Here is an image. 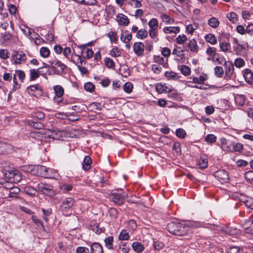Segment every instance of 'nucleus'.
<instances>
[{
	"mask_svg": "<svg viewBox=\"0 0 253 253\" xmlns=\"http://www.w3.org/2000/svg\"><path fill=\"white\" fill-rule=\"evenodd\" d=\"M186 225L178 222H171L168 224L167 229L172 234L177 236H181L184 234L187 230Z\"/></svg>",
	"mask_w": 253,
	"mask_h": 253,
	"instance_id": "1",
	"label": "nucleus"
},
{
	"mask_svg": "<svg viewBox=\"0 0 253 253\" xmlns=\"http://www.w3.org/2000/svg\"><path fill=\"white\" fill-rule=\"evenodd\" d=\"M126 197L127 194L122 189L114 190L110 195V200L118 205L123 204Z\"/></svg>",
	"mask_w": 253,
	"mask_h": 253,
	"instance_id": "2",
	"label": "nucleus"
},
{
	"mask_svg": "<svg viewBox=\"0 0 253 253\" xmlns=\"http://www.w3.org/2000/svg\"><path fill=\"white\" fill-rule=\"evenodd\" d=\"M233 40V49L237 55H243L246 53L248 50V45L247 43L240 44L237 39L234 38Z\"/></svg>",
	"mask_w": 253,
	"mask_h": 253,
	"instance_id": "3",
	"label": "nucleus"
},
{
	"mask_svg": "<svg viewBox=\"0 0 253 253\" xmlns=\"http://www.w3.org/2000/svg\"><path fill=\"white\" fill-rule=\"evenodd\" d=\"M51 68L54 71V74L61 75L64 70L67 68V66L61 61L55 60L50 62Z\"/></svg>",
	"mask_w": 253,
	"mask_h": 253,
	"instance_id": "4",
	"label": "nucleus"
},
{
	"mask_svg": "<svg viewBox=\"0 0 253 253\" xmlns=\"http://www.w3.org/2000/svg\"><path fill=\"white\" fill-rule=\"evenodd\" d=\"M38 189L42 193L53 196L55 195L53 191V186L45 183L41 182L38 184Z\"/></svg>",
	"mask_w": 253,
	"mask_h": 253,
	"instance_id": "5",
	"label": "nucleus"
},
{
	"mask_svg": "<svg viewBox=\"0 0 253 253\" xmlns=\"http://www.w3.org/2000/svg\"><path fill=\"white\" fill-rule=\"evenodd\" d=\"M75 203V200L73 198L68 197L63 200L61 205V210L63 212H68L73 206Z\"/></svg>",
	"mask_w": 253,
	"mask_h": 253,
	"instance_id": "6",
	"label": "nucleus"
},
{
	"mask_svg": "<svg viewBox=\"0 0 253 253\" xmlns=\"http://www.w3.org/2000/svg\"><path fill=\"white\" fill-rule=\"evenodd\" d=\"M133 49L137 56H142L144 54L145 45L141 42H135L133 44Z\"/></svg>",
	"mask_w": 253,
	"mask_h": 253,
	"instance_id": "7",
	"label": "nucleus"
},
{
	"mask_svg": "<svg viewBox=\"0 0 253 253\" xmlns=\"http://www.w3.org/2000/svg\"><path fill=\"white\" fill-rule=\"evenodd\" d=\"M77 47L81 49V54L84 58L89 59L93 56V51L91 49L86 48V45H79Z\"/></svg>",
	"mask_w": 253,
	"mask_h": 253,
	"instance_id": "8",
	"label": "nucleus"
},
{
	"mask_svg": "<svg viewBox=\"0 0 253 253\" xmlns=\"http://www.w3.org/2000/svg\"><path fill=\"white\" fill-rule=\"evenodd\" d=\"M13 58L16 64H21L26 59L25 54L22 51H18L13 55Z\"/></svg>",
	"mask_w": 253,
	"mask_h": 253,
	"instance_id": "9",
	"label": "nucleus"
},
{
	"mask_svg": "<svg viewBox=\"0 0 253 253\" xmlns=\"http://www.w3.org/2000/svg\"><path fill=\"white\" fill-rule=\"evenodd\" d=\"M7 184H5L3 186V188L6 189H8V197L14 198H18V195L20 192V189L16 186L13 187H7Z\"/></svg>",
	"mask_w": 253,
	"mask_h": 253,
	"instance_id": "10",
	"label": "nucleus"
},
{
	"mask_svg": "<svg viewBox=\"0 0 253 253\" xmlns=\"http://www.w3.org/2000/svg\"><path fill=\"white\" fill-rule=\"evenodd\" d=\"M5 176L9 179L14 178L18 181L21 179V176L17 170H7L5 173Z\"/></svg>",
	"mask_w": 253,
	"mask_h": 253,
	"instance_id": "11",
	"label": "nucleus"
},
{
	"mask_svg": "<svg viewBox=\"0 0 253 253\" xmlns=\"http://www.w3.org/2000/svg\"><path fill=\"white\" fill-rule=\"evenodd\" d=\"M225 76L224 78L226 80L232 78L233 73V67L230 63L228 64L226 62L224 64Z\"/></svg>",
	"mask_w": 253,
	"mask_h": 253,
	"instance_id": "12",
	"label": "nucleus"
},
{
	"mask_svg": "<svg viewBox=\"0 0 253 253\" xmlns=\"http://www.w3.org/2000/svg\"><path fill=\"white\" fill-rule=\"evenodd\" d=\"M117 21L119 25L127 26L129 23V20L125 15L123 13H119L117 16Z\"/></svg>",
	"mask_w": 253,
	"mask_h": 253,
	"instance_id": "13",
	"label": "nucleus"
},
{
	"mask_svg": "<svg viewBox=\"0 0 253 253\" xmlns=\"http://www.w3.org/2000/svg\"><path fill=\"white\" fill-rule=\"evenodd\" d=\"M243 76L247 83L249 84L253 83V73L250 69H246L243 71Z\"/></svg>",
	"mask_w": 253,
	"mask_h": 253,
	"instance_id": "14",
	"label": "nucleus"
},
{
	"mask_svg": "<svg viewBox=\"0 0 253 253\" xmlns=\"http://www.w3.org/2000/svg\"><path fill=\"white\" fill-rule=\"evenodd\" d=\"M90 253H103L101 244L97 242L92 243L90 245Z\"/></svg>",
	"mask_w": 253,
	"mask_h": 253,
	"instance_id": "15",
	"label": "nucleus"
},
{
	"mask_svg": "<svg viewBox=\"0 0 253 253\" xmlns=\"http://www.w3.org/2000/svg\"><path fill=\"white\" fill-rule=\"evenodd\" d=\"M75 56L78 57L77 61L76 63H77V64H76L78 66V68L79 70L83 74H86L88 73V70L87 68L85 67L82 66V64L83 63V60L81 57V55L74 54Z\"/></svg>",
	"mask_w": 253,
	"mask_h": 253,
	"instance_id": "16",
	"label": "nucleus"
},
{
	"mask_svg": "<svg viewBox=\"0 0 253 253\" xmlns=\"http://www.w3.org/2000/svg\"><path fill=\"white\" fill-rule=\"evenodd\" d=\"M44 177L58 179L60 177V175L55 169L48 168Z\"/></svg>",
	"mask_w": 253,
	"mask_h": 253,
	"instance_id": "17",
	"label": "nucleus"
},
{
	"mask_svg": "<svg viewBox=\"0 0 253 253\" xmlns=\"http://www.w3.org/2000/svg\"><path fill=\"white\" fill-rule=\"evenodd\" d=\"M47 169L48 168L42 165H36L35 170H37V172L33 173V174L45 177Z\"/></svg>",
	"mask_w": 253,
	"mask_h": 253,
	"instance_id": "18",
	"label": "nucleus"
},
{
	"mask_svg": "<svg viewBox=\"0 0 253 253\" xmlns=\"http://www.w3.org/2000/svg\"><path fill=\"white\" fill-rule=\"evenodd\" d=\"M223 233L229 236H234L238 233V230L234 227H229L227 226H222V234Z\"/></svg>",
	"mask_w": 253,
	"mask_h": 253,
	"instance_id": "19",
	"label": "nucleus"
},
{
	"mask_svg": "<svg viewBox=\"0 0 253 253\" xmlns=\"http://www.w3.org/2000/svg\"><path fill=\"white\" fill-rule=\"evenodd\" d=\"M232 97L234 98L237 105L242 106L245 103V97L243 95L236 94L235 96H234L233 94H232Z\"/></svg>",
	"mask_w": 253,
	"mask_h": 253,
	"instance_id": "20",
	"label": "nucleus"
},
{
	"mask_svg": "<svg viewBox=\"0 0 253 253\" xmlns=\"http://www.w3.org/2000/svg\"><path fill=\"white\" fill-rule=\"evenodd\" d=\"M92 160L89 156L84 157L82 163V168L84 170L86 171L90 169Z\"/></svg>",
	"mask_w": 253,
	"mask_h": 253,
	"instance_id": "21",
	"label": "nucleus"
},
{
	"mask_svg": "<svg viewBox=\"0 0 253 253\" xmlns=\"http://www.w3.org/2000/svg\"><path fill=\"white\" fill-rule=\"evenodd\" d=\"M180 28L178 26L175 27H165L163 29V31L166 34H177L180 32Z\"/></svg>",
	"mask_w": 253,
	"mask_h": 253,
	"instance_id": "22",
	"label": "nucleus"
},
{
	"mask_svg": "<svg viewBox=\"0 0 253 253\" xmlns=\"http://www.w3.org/2000/svg\"><path fill=\"white\" fill-rule=\"evenodd\" d=\"M63 55L69 60H70L71 61H72L73 63H74L75 64H77V63H76V61L72 59V56L73 55V54L71 55L72 51L71 49L69 47H66L64 49H63Z\"/></svg>",
	"mask_w": 253,
	"mask_h": 253,
	"instance_id": "23",
	"label": "nucleus"
},
{
	"mask_svg": "<svg viewBox=\"0 0 253 253\" xmlns=\"http://www.w3.org/2000/svg\"><path fill=\"white\" fill-rule=\"evenodd\" d=\"M188 47L192 52H197L199 50V46H198L197 42L195 39H192L189 41Z\"/></svg>",
	"mask_w": 253,
	"mask_h": 253,
	"instance_id": "24",
	"label": "nucleus"
},
{
	"mask_svg": "<svg viewBox=\"0 0 253 253\" xmlns=\"http://www.w3.org/2000/svg\"><path fill=\"white\" fill-rule=\"evenodd\" d=\"M154 60L156 63L163 65L164 67L168 66V59L165 61L164 57L160 55H154Z\"/></svg>",
	"mask_w": 253,
	"mask_h": 253,
	"instance_id": "25",
	"label": "nucleus"
},
{
	"mask_svg": "<svg viewBox=\"0 0 253 253\" xmlns=\"http://www.w3.org/2000/svg\"><path fill=\"white\" fill-rule=\"evenodd\" d=\"M133 250L137 253H140L144 251V247L141 243L138 242H134L132 244Z\"/></svg>",
	"mask_w": 253,
	"mask_h": 253,
	"instance_id": "26",
	"label": "nucleus"
},
{
	"mask_svg": "<svg viewBox=\"0 0 253 253\" xmlns=\"http://www.w3.org/2000/svg\"><path fill=\"white\" fill-rule=\"evenodd\" d=\"M132 39V35L127 30L122 33L121 36V40L124 43H128Z\"/></svg>",
	"mask_w": 253,
	"mask_h": 253,
	"instance_id": "27",
	"label": "nucleus"
},
{
	"mask_svg": "<svg viewBox=\"0 0 253 253\" xmlns=\"http://www.w3.org/2000/svg\"><path fill=\"white\" fill-rule=\"evenodd\" d=\"M28 124L36 129H40L43 127V125L42 123L37 122L36 120H29L28 121Z\"/></svg>",
	"mask_w": 253,
	"mask_h": 253,
	"instance_id": "28",
	"label": "nucleus"
},
{
	"mask_svg": "<svg viewBox=\"0 0 253 253\" xmlns=\"http://www.w3.org/2000/svg\"><path fill=\"white\" fill-rule=\"evenodd\" d=\"M114 238L113 236H109L104 239L105 246L109 250L113 249Z\"/></svg>",
	"mask_w": 253,
	"mask_h": 253,
	"instance_id": "29",
	"label": "nucleus"
},
{
	"mask_svg": "<svg viewBox=\"0 0 253 253\" xmlns=\"http://www.w3.org/2000/svg\"><path fill=\"white\" fill-rule=\"evenodd\" d=\"M43 64L47 66H44L43 67H40L38 69L39 75H41L42 76L44 77L45 75H46L47 73H48L49 75H50L51 74L50 73L49 70L47 69V68L48 67V65L45 63H43Z\"/></svg>",
	"mask_w": 253,
	"mask_h": 253,
	"instance_id": "30",
	"label": "nucleus"
},
{
	"mask_svg": "<svg viewBox=\"0 0 253 253\" xmlns=\"http://www.w3.org/2000/svg\"><path fill=\"white\" fill-rule=\"evenodd\" d=\"M121 50L119 49L118 47L114 46L110 50L109 54L113 57H118L121 55Z\"/></svg>",
	"mask_w": 253,
	"mask_h": 253,
	"instance_id": "31",
	"label": "nucleus"
},
{
	"mask_svg": "<svg viewBox=\"0 0 253 253\" xmlns=\"http://www.w3.org/2000/svg\"><path fill=\"white\" fill-rule=\"evenodd\" d=\"M54 90L56 96L58 98H61L64 93V88L60 85H57L54 86Z\"/></svg>",
	"mask_w": 253,
	"mask_h": 253,
	"instance_id": "32",
	"label": "nucleus"
},
{
	"mask_svg": "<svg viewBox=\"0 0 253 253\" xmlns=\"http://www.w3.org/2000/svg\"><path fill=\"white\" fill-rule=\"evenodd\" d=\"M36 165H25L21 167V170L26 172H31L33 174L35 170Z\"/></svg>",
	"mask_w": 253,
	"mask_h": 253,
	"instance_id": "33",
	"label": "nucleus"
},
{
	"mask_svg": "<svg viewBox=\"0 0 253 253\" xmlns=\"http://www.w3.org/2000/svg\"><path fill=\"white\" fill-rule=\"evenodd\" d=\"M148 36V32L144 29H141L138 30L136 33V37L138 39H143Z\"/></svg>",
	"mask_w": 253,
	"mask_h": 253,
	"instance_id": "34",
	"label": "nucleus"
},
{
	"mask_svg": "<svg viewBox=\"0 0 253 253\" xmlns=\"http://www.w3.org/2000/svg\"><path fill=\"white\" fill-rule=\"evenodd\" d=\"M24 192L31 196H34L36 195L37 190L32 187L27 186L25 187Z\"/></svg>",
	"mask_w": 253,
	"mask_h": 253,
	"instance_id": "35",
	"label": "nucleus"
},
{
	"mask_svg": "<svg viewBox=\"0 0 253 253\" xmlns=\"http://www.w3.org/2000/svg\"><path fill=\"white\" fill-rule=\"evenodd\" d=\"M208 24L211 27L215 28L219 25V21L216 18L212 17L209 20Z\"/></svg>",
	"mask_w": 253,
	"mask_h": 253,
	"instance_id": "36",
	"label": "nucleus"
},
{
	"mask_svg": "<svg viewBox=\"0 0 253 253\" xmlns=\"http://www.w3.org/2000/svg\"><path fill=\"white\" fill-rule=\"evenodd\" d=\"M159 22L156 18H152L148 23L150 29L157 30L158 27Z\"/></svg>",
	"mask_w": 253,
	"mask_h": 253,
	"instance_id": "37",
	"label": "nucleus"
},
{
	"mask_svg": "<svg viewBox=\"0 0 253 253\" xmlns=\"http://www.w3.org/2000/svg\"><path fill=\"white\" fill-rule=\"evenodd\" d=\"M40 55L43 58H47L50 55V50L46 47H42L40 50Z\"/></svg>",
	"mask_w": 253,
	"mask_h": 253,
	"instance_id": "38",
	"label": "nucleus"
},
{
	"mask_svg": "<svg viewBox=\"0 0 253 253\" xmlns=\"http://www.w3.org/2000/svg\"><path fill=\"white\" fill-rule=\"evenodd\" d=\"M104 63L106 67L108 68L112 69L115 67L114 61L109 57H106L104 59Z\"/></svg>",
	"mask_w": 253,
	"mask_h": 253,
	"instance_id": "39",
	"label": "nucleus"
},
{
	"mask_svg": "<svg viewBox=\"0 0 253 253\" xmlns=\"http://www.w3.org/2000/svg\"><path fill=\"white\" fill-rule=\"evenodd\" d=\"M227 18L233 23H236L238 20L237 15L236 13L231 12L226 15Z\"/></svg>",
	"mask_w": 253,
	"mask_h": 253,
	"instance_id": "40",
	"label": "nucleus"
},
{
	"mask_svg": "<svg viewBox=\"0 0 253 253\" xmlns=\"http://www.w3.org/2000/svg\"><path fill=\"white\" fill-rule=\"evenodd\" d=\"M39 77L38 69H31L30 70V79L31 81H34Z\"/></svg>",
	"mask_w": 253,
	"mask_h": 253,
	"instance_id": "41",
	"label": "nucleus"
},
{
	"mask_svg": "<svg viewBox=\"0 0 253 253\" xmlns=\"http://www.w3.org/2000/svg\"><path fill=\"white\" fill-rule=\"evenodd\" d=\"M84 89L89 92H93L94 91L95 85L91 82H87L84 84Z\"/></svg>",
	"mask_w": 253,
	"mask_h": 253,
	"instance_id": "42",
	"label": "nucleus"
},
{
	"mask_svg": "<svg viewBox=\"0 0 253 253\" xmlns=\"http://www.w3.org/2000/svg\"><path fill=\"white\" fill-rule=\"evenodd\" d=\"M149 36L153 39L155 42H157L159 40L158 38V32L157 30L149 29L148 33Z\"/></svg>",
	"mask_w": 253,
	"mask_h": 253,
	"instance_id": "43",
	"label": "nucleus"
},
{
	"mask_svg": "<svg viewBox=\"0 0 253 253\" xmlns=\"http://www.w3.org/2000/svg\"><path fill=\"white\" fill-rule=\"evenodd\" d=\"M42 211L43 212V219L45 221V222H47L48 221V216L51 214L52 210L51 209H48L47 210L42 209Z\"/></svg>",
	"mask_w": 253,
	"mask_h": 253,
	"instance_id": "44",
	"label": "nucleus"
},
{
	"mask_svg": "<svg viewBox=\"0 0 253 253\" xmlns=\"http://www.w3.org/2000/svg\"><path fill=\"white\" fill-rule=\"evenodd\" d=\"M107 36L112 42L116 43L118 41V37L116 32L111 31L108 33Z\"/></svg>",
	"mask_w": 253,
	"mask_h": 253,
	"instance_id": "45",
	"label": "nucleus"
},
{
	"mask_svg": "<svg viewBox=\"0 0 253 253\" xmlns=\"http://www.w3.org/2000/svg\"><path fill=\"white\" fill-rule=\"evenodd\" d=\"M155 88L158 93H162L167 92L168 87L162 84H157L156 85Z\"/></svg>",
	"mask_w": 253,
	"mask_h": 253,
	"instance_id": "46",
	"label": "nucleus"
},
{
	"mask_svg": "<svg viewBox=\"0 0 253 253\" xmlns=\"http://www.w3.org/2000/svg\"><path fill=\"white\" fill-rule=\"evenodd\" d=\"M119 249L122 251L124 253H128L129 251L130 248L129 246L126 243L121 242L119 244Z\"/></svg>",
	"mask_w": 253,
	"mask_h": 253,
	"instance_id": "47",
	"label": "nucleus"
},
{
	"mask_svg": "<svg viewBox=\"0 0 253 253\" xmlns=\"http://www.w3.org/2000/svg\"><path fill=\"white\" fill-rule=\"evenodd\" d=\"M165 76L167 78H169V79H172V80H178L179 79L178 76L177 75V74L175 72L171 71V72H168L167 71L165 72Z\"/></svg>",
	"mask_w": 253,
	"mask_h": 253,
	"instance_id": "48",
	"label": "nucleus"
},
{
	"mask_svg": "<svg viewBox=\"0 0 253 253\" xmlns=\"http://www.w3.org/2000/svg\"><path fill=\"white\" fill-rule=\"evenodd\" d=\"M129 236L128 232L126 230H123L119 236V239L120 240H127L129 239Z\"/></svg>",
	"mask_w": 253,
	"mask_h": 253,
	"instance_id": "49",
	"label": "nucleus"
},
{
	"mask_svg": "<svg viewBox=\"0 0 253 253\" xmlns=\"http://www.w3.org/2000/svg\"><path fill=\"white\" fill-rule=\"evenodd\" d=\"M161 17L163 21L166 24H172L174 22V20L172 18H170L169 15L166 14H162L161 15Z\"/></svg>",
	"mask_w": 253,
	"mask_h": 253,
	"instance_id": "50",
	"label": "nucleus"
},
{
	"mask_svg": "<svg viewBox=\"0 0 253 253\" xmlns=\"http://www.w3.org/2000/svg\"><path fill=\"white\" fill-rule=\"evenodd\" d=\"M240 248L239 247L235 246H231L226 249L227 253H239Z\"/></svg>",
	"mask_w": 253,
	"mask_h": 253,
	"instance_id": "51",
	"label": "nucleus"
},
{
	"mask_svg": "<svg viewBox=\"0 0 253 253\" xmlns=\"http://www.w3.org/2000/svg\"><path fill=\"white\" fill-rule=\"evenodd\" d=\"M206 80V78L203 76H201L199 78L193 77L192 83L198 84H203Z\"/></svg>",
	"mask_w": 253,
	"mask_h": 253,
	"instance_id": "52",
	"label": "nucleus"
},
{
	"mask_svg": "<svg viewBox=\"0 0 253 253\" xmlns=\"http://www.w3.org/2000/svg\"><path fill=\"white\" fill-rule=\"evenodd\" d=\"M206 41L210 43L213 44L216 42L215 37L212 34H208L205 36Z\"/></svg>",
	"mask_w": 253,
	"mask_h": 253,
	"instance_id": "53",
	"label": "nucleus"
},
{
	"mask_svg": "<svg viewBox=\"0 0 253 253\" xmlns=\"http://www.w3.org/2000/svg\"><path fill=\"white\" fill-rule=\"evenodd\" d=\"M180 70L181 73L185 76L189 75L191 73V70L190 68L186 65H182Z\"/></svg>",
	"mask_w": 253,
	"mask_h": 253,
	"instance_id": "54",
	"label": "nucleus"
},
{
	"mask_svg": "<svg viewBox=\"0 0 253 253\" xmlns=\"http://www.w3.org/2000/svg\"><path fill=\"white\" fill-rule=\"evenodd\" d=\"M199 166L201 169H206L208 166V160L206 158H201L199 161Z\"/></svg>",
	"mask_w": 253,
	"mask_h": 253,
	"instance_id": "55",
	"label": "nucleus"
},
{
	"mask_svg": "<svg viewBox=\"0 0 253 253\" xmlns=\"http://www.w3.org/2000/svg\"><path fill=\"white\" fill-rule=\"evenodd\" d=\"M230 181V176L229 173L222 170V184L223 183H229Z\"/></svg>",
	"mask_w": 253,
	"mask_h": 253,
	"instance_id": "56",
	"label": "nucleus"
},
{
	"mask_svg": "<svg viewBox=\"0 0 253 253\" xmlns=\"http://www.w3.org/2000/svg\"><path fill=\"white\" fill-rule=\"evenodd\" d=\"M59 187L60 190H62L64 193L70 191L73 189V186L71 184H63V185H60Z\"/></svg>",
	"mask_w": 253,
	"mask_h": 253,
	"instance_id": "57",
	"label": "nucleus"
},
{
	"mask_svg": "<svg viewBox=\"0 0 253 253\" xmlns=\"http://www.w3.org/2000/svg\"><path fill=\"white\" fill-rule=\"evenodd\" d=\"M39 86L40 85L39 84H36L33 85H30L27 88L26 90L29 94H33V93H36V91L37 90Z\"/></svg>",
	"mask_w": 253,
	"mask_h": 253,
	"instance_id": "58",
	"label": "nucleus"
},
{
	"mask_svg": "<svg viewBox=\"0 0 253 253\" xmlns=\"http://www.w3.org/2000/svg\"><path fill=\"white\" fill-rule=\"evenodd\" d=\"M153 246L155 250L160 251L164 247V244L160 241H154Z\"/></svg>",
	"mask_w": 253,
	"mask_h": 253,
	"instance_id": "59",
	"label": "nucleus"
},
{
	"mask_svg": "<svg viewBox=\"0 0 253 253\" xmlns=\"http://www.w3.org/2000/svg\"><path fill=\"white\" fill-rule=\"evenodd\" d=\"M128 3L131 6L135 8H139L142 6L140 0H130V1H128Z\"/></svg>",
	"mask_w": 253,
	"mask_h": 253,
	"instance_id": "60",
	"label": "nucleus"
},
{
	"mask_svg": "<svg viewBox=\"0 0 253 253\" xmlns=\"http://www.w3.org/2000/svg\"><path fill=\"white\" fill-rule=\"evenodd\" d=\"M133 88V84L130 82H126L124 85V89L126 93H130Z\"/></svg>",
	"mask_w": 253,
	"mask_h": 253,
	"instance_id": "61",
	"label": "nucleus"
},
{
	"mask_svg": "<svg viewBox=\"0 0 253 253\" xmlns=\"http://www.w3.org/2000/svg\"><path fill=\"white\" fill-rule=\"evenodd\" d=\"M186 135V131L183 128H178L176 130V135L180 138H185Z\"/></svg>",
	"mask_w": 253,
	"mask_h": 253,
	"instance_id": "62",
	"label": "nucleus"
},
{
	"mask_svg": "<svg viewBox=\"0 0 253 253\" xmlns=\"http://www.w3.org/2000/svg\"><path fill=\"white\" fill-rule=\"evenodd\" d=\"M245 177L247 181L251 182L253 181V171L250 170L245 173Z\"/></svg>",
	"mask_w": 253,
	"mask_h": 253,
	"instance_id": "63",
	"label": "nucleus"
},
{
	"mask_svg": "<svg viewBox=\"0 0 253 253\" xmlns=\"http://www.w3.org/2000/svg\"><path fill=\"white\" fill-rule=\"evenodd\" d=\"M76 252L77 253H90L88 248L82 246L77 247Z\"/></svg>",
	"mask_w": 253,
	"mask_h": 253,
	"instance_id": "64",
	"label": "nucleus"
}]
</instances>
